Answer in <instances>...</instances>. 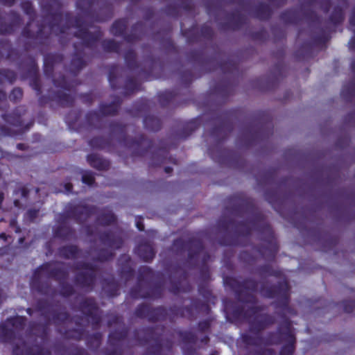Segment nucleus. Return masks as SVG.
<instances>
[{
  "instance_id": "obj_1",
  "label": "nucleus",
  "mask_w": 355,
  "mask_h": 355,
  "mask_svg": "<svg viewBox=\"0 0 355 355\" xmlns=\"http://www.w3.org/2000/svg\"><path fill=\"white\" fill-rule=\"evenodd\" d=\"M93 178L92 176H89V177H86V176H84L83 177V182L85 183H87L88 184H91L92 182H93Z\"/></svg>"
},
{
  "instance_id": "obj_2",
  "label": "nucleus",
  "mask_w": 355,
  "mask_h": 355,
  "mask_svg": "<svg viewBox=\"0 0 355 355\" xmlns=\"http://www.w3.org/2000/svg\"><path fill=\"white\" fill-rule=\"evenodd\" d=\"M5 238H6V235H5V234H1V235H0V241H1V239H4Z\"/></svg>"
},
{
  "instance_id": "obj_3",
  "label": "nucleus",
  "mask_w": 355,
  "mask_h": 355,
  "mask_svg": "<svg viewBox=\"0 0 355 355\" xmlns=\"http://www.w3.org/2000/svg\"><path fill=\"white\" fill-rule=\"evenodd\" d=\"M14 92H17L19 95H21V91L19 89H15Z\"/></svg>"
}]
</instances>
